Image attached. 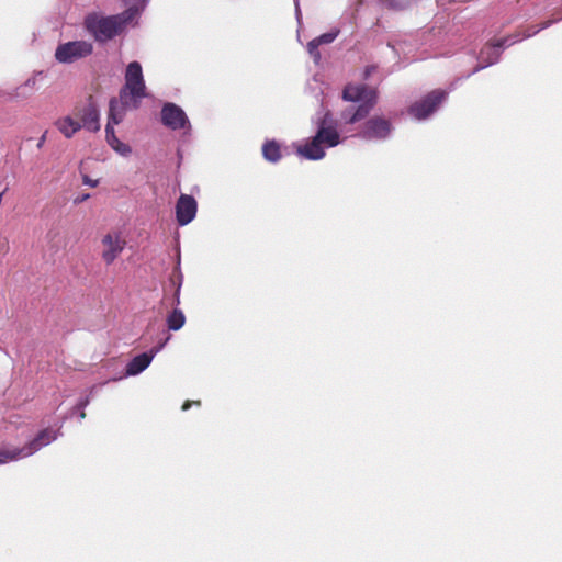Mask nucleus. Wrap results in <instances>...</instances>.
<instances>
[{
    "label": "nucleus",
    "instance_id": "21",
    "mask_svg": "<svg viewBox=\"0 0 562 562\" xmlns=\"http://www.w3.org/2000/svg\"><path fill=\"white\" fill-rule=\"evenodd\" d=\"M383 4H385L389 9L393 10H403L405 9L411 0H380Z\"/></svg>",
    "mask_w": 562,
    "mask_h": 562
},
{
    "label": "nucleus",
    "instance_id": "7",
    "mask_svg": "<svg viewBox=\"0 0 562 562\" xmlns=\"http://www.w3.org/2000/svg\"><path fill=\"white\" fill-rule=\"evenodd\" d=\"M392 131L390 120L381 115H374L367 120L360 127L359 136L364 139H384Z\"/></svg>",
    "mask_w": 562,
    "mask_h": 562
},
{
    "label": "nucleus",
    "instance_id": "3",
    "mask_svg": "<svg viewBox=\"0 0 562 562\" xmlns=\"http://www.w3.org/2000/svg\"><path fill=\"white\" fill-rule=\"evenodd\" d=\"M340 143V135L335 126L326 125V116L319 122L316 134L296 151L310 160H319L325 157L326 147H335Z\"/></svg>",
    "mask_w": 562,
    "mask_h": 562
},
{
    "label": "nucleus",
    "instance_id": "24",
    "mask_svg": "<svg viewBox=\"0 0 562 562\" xmlns=\"http://www.w3.org/2000/svg\"><path fill=\"white\" fill-rule=\"evenodd\" d=\"M338 31H335V32H328V33H324L317 37H315L317 40V42L322 45V44H329L331 42L335 41V38L337 37L338 35Z\"/></svg>",
    "mask_w": 562,
    "mask_h": 562
},
{
    "label": "nucleus",
    "instance_id": "11",
    "mask_svg": "<svg viewBox=\"0 0 562 562\" xmlns=\"http://www.w3.org/2000/svg\"><path fill=\"white\" fill-rule=\"evenodd\" d=\"M74 116L78 117L81 128L85 127L90 132L100 130V113L92 97H89L87 104L74 110Z\"/></svg>",
    "mask_w": 562,
    "mask_h": 562
},
{
    "label": "nucleus",
    "instance_id": "28",
    "mask_svg": "<svg viewBox=\"0 0 562 562\" xmlns=\"http://www.w3.org/2000/svg\"><path fill=\"white\" fill-rule=\"evenodd\" d=\"M89 198H90L89 193H85V194L78 195L77 198H75L74 203L75 204H80V203L85 202L86 200H88Z\"/></svg>",
    "mask_w": 562,
    "mask_h": 562
},
{
    "label": "nucleus",
    "instance_id": "22",
    "mask_svg": "<svg viewBox=\"0 0 562 562\" xmlns=\"http://www.w3.org/2000/svg\"><path fill=\"white\" fill-rule=\"evenodd\" d=\"M33 85H34V82H31V80H27L24 85H22L21 87L16 88L14 93L10 94V100H20V99L27 98V94L24 93L23 90L25 88H27V87L30 89H32Z\"/></svg>",
    "mask_w": 562,
    "mask_h": 562
},
{
    "label": "nucleus",
    "instance_id": "29",
    "mask_svg": "<svg viewBox=\"0 0 562 562\" xmlns=\"http://www.w3.org/2000/svg\"><path fill=\"white\" fill-rule=\"evenodd\" d=\"M9 249V243L7 238H4L2 241H0V252H7Z\"/></svg>",
    "mask_w": 562,
    "mask_h": 562
},
{
    "label": "nucleus",
    "instance_id": "2",
    "mask_svg": "<svg viewBox=\"0 0 562 562\" xmlns=\"http://www.w3.org/2000/svg\"><path fill=\"white\" fill-rule=\"evenodd\" d=\"M378 92L366 85L348 83L342 90V99L348 102H360L357 106L349 105L340 114L341 123L349 125L364 120L376 103Z\"/></svg>",
    "mask_w": 562,
    "mask_h": 562
},
{
    "label": "nucleus",
    "instance_id": "6",
    "mask_svg": "<svg viewBox=\"0 0 562 562\" xmlns=\"http://www.w3.org/2000/svg\"><path fill=\"white\" fill-rule=\"evenodd\" d=\"M93 50L91 43L87 41H74L60 44L55 52V58L63 64H70L89 56Z\"/></svg>",
    "mask_w": 562,
    "mask_h": 562
},
{
    "label": "nucleus",
    "instance_id": "26",
    "mask_svg": "<svg viewBox=\"0 0 562 562\" xmlns=\"http://www.w3.org/2000/svg\"><path fill=\"white\" fill-rule=\"evenodd\" d=\"M192 405H198L200 406L201 405V402L200 401H186L182 405V411H188Z\"/></svg>",
    "mask_w": 562,
    "mask_h": 562
},
{
    "label": "nucleus",
    "instance_id": "10",
    "mask_svg": "<svg viewBox=\"0 0 562 562\" xmlns=\"http://www.w3.org/2000/svg\"><path fill=\"white\" fill-rule=\"evenodd\" d=\"M170 283L176 286V292L173 295V310L170 312L166 318L167 327L169 330L177 331L181 329L186 323V316L183 312L178 308L180 304V289L182 283L181 274H172L170 277Z\"/></svg>",
    "mask_w": 562,
    "mask_h": 562
},
{
    "label": "nucleus",
    "instance_id": "27",
    "mask_svg": "<svg viewBox=\"0 0 562 562\" xmlns=\"http://www.w3.org/2000/svg\"><path fill=\"white\" fill-rule=\"evenodd\" d=\"M82 180H83V183H85V184H88V186H90V187H97V186H98V183H99V181H98V180H92V179H90V178H89L88 176H86V175L83 176Z\"/></svg>",
    "mask_w": 562,
    "mask_h": 562
},
{
    "label": "nucleus",
    "instance_id": "18",
    "mask_svg": "<svg viewBox=\"0 0 562 562\" xmlns=\"http://www.w3.org/2000/svg\"><path fill=\"white\" fill-rule=\"evenodd\" d=\"M114 124L108 123L105 126L106 142L117 153L127 155L131 153V147L127 144L122 143L115 135L113 127Z\"/></svg>",
    "mask_w": 562,
    "mask_h": 562
},
{
    "label": "nucleus",
    "instance_id": "15",
    "mask_svg": "<svg viewBox=\"0 0 562 562\" xmlns=\"http://www.w3.org/2000/svg\"><path fill=\"white\" fill-rule=\"evenodd\" d=\"M55 439L56 435L53 430L48 428L43 429L36 435V437L33 440L26 443L23 448L18 449V451H21V457H29L32 456L37 450H40L42 447L47 446Z\"/></svg>",
    "mask_w": 562,
    "mask_h": 562
},
{
    "label": "nucleus",
    "instance_id": "31",
    "mask_svg": "<svg viewBox=\"0 0 562 562\" xmlns=\"http://www.w3.org/2000/svg\"><path fill=\"white\" fill-rule=\"evenodd\" d=\"M88 403H89V400H88V398H86L85 401H82V402L80 403V406L85 407V406H87V405H88Z\"/></svg>",
    "mask_w": 562,
    "mask_h": 562
},
{
    "label": "nucleus",
    "instance_id": "9",
    "mask_svg": "<svg viewBox=\"0 0 562 562\" xmlns=\"http://www.w3.org/2000/svg\"><path fill=\"white\" fill-rule=\"evenodd\" d=\"M102 260L109 266L122 254L125 247V240L119 232H109L101 239Z\"/></svg>",
    "mask_w": 562,
    "mask_h": 562
},
{
    "label": "nucleus",
    "instance_id": "17",
    "mask_svg": "<svg viewBox=\"0 0 562 562\" xmlns=\"http://www.w3.org/2000/svg\"><path fill=\"white\" fill-rule=\"evenodd\" d=\"M133 108L132 104H125L121 99L112 98L109 104V121L110 124H119L123 121L125 111Z\"/></svg>",
    "mask_w": 562,
    "mask_h": 562
},
{
    "label": "nucleus",
    "instance_id": "12",
    "mask_svg": "<svg viewBox=\"0 0 562 562\" xmlns=\"http://www.w3.org/2000/svg\"><path fill=\"white\" fill-rule=\"evenodd\" d=\"M161 122L171 130H180L190 126L184 111L175 103H167L162 106Z\"/></svg>",
    "mask_w": 562,
    "mask_h": 562
},
{
    "label": "nucleus",
    "instance_id": "23",
    "mask_svg": "<svg viewBox=\"0 0 562 562\" xmlns=\"http://www.w3.org/2000/svg\"><path fill=\"white\" fill-rule=\"evenodd\" d=\"M319 46H321V44L317 42L316 38H314L307 43V50L313 56L315 61H318L321 59V53L318 50Z\"/></svg>",
    "mask_w": 562,
    "mask_h": 562
},
{
    "label": "nucleus",
    "instance_id": "20",
    "mask_svg": "<svg viewBox=\"0 0 562 562\" xmlns=\"http://www.w3.org/2000/svg\"><path fill=\"white\" fill-rule=\"evenodd\" d=\"M21 457V451H18V448L8 450H0V464L5 463L8 461L16 460Z\"/></svg>",
    "mask_w": 562,
    "mask_h": 562
},
{
    "label": "nucleus",
    "instance_id": "13",
    "mask_svg": "<svg viewBox=\"0 0 562 562\" xmlns=\"http://www.w3.org/2000/svg\"><path fill=\"white\" fill-rule=\"evenodd\" d=\"M198 204L192 195L181 194L176 204V217L179 225L189 224L196 214Z\"/></svg>",
    "mask_w": 562,
    "mask_h": 562
},
{
    "label": "nucleus",
    "instance_id": "32",
    "mask_svg": "<svg viewBox=\"0 0 562 562\" xmlns=\"http://www.w3.org/2000/svg\"><path fill=\"white\" fill-rule=\"evenodd\" d=\"M86 417V413L85 412H81L80 414V418H85Z\"/></svg>",
    "mask_w": 562,
    "mask_h": 562
},
{
    "label": "nucleus",
    "instance_id": "1",
    "mask_svg": "<svg viewBox=\"0 0 562 562\" xmlns=\"http://www.w3.org/2000/svg\"><path fill=\"white\" fill-rule=\"evenodd\" d=\"M137 14L136 7H130L122 13L109 16L93 12L85 18L83 25L97 42L105 43L121 35Z\"/></svg>",
    "mask_w": 562,
    "mask_h": 562
},
{
    "label": "nucleus",
    "instance_id": "4",
    "mask_svg": "<svg viewBox=\"0 0 562 562\" xmlns=\"http://www.w3.org/2000/svg\"><path fill=\"white\" fill-rule=\"evenodd\" d=\"M561 20H562V9H560L559 11L553 13L551 19L542 22L539 25H530L525 29H519L513 35H509V36H506V37H503L499 40L490 41L486 44V46L481 50V55L484 56L486 54L488 56L486 61L488 65H492V64L496 63L499 57L498 53L492 52L493 48H501L505 45H512L516 42H519L522 38L531 37V36L536 35L537 33H539L541 30H544Z\"/></svg>",
    "mask_w": 562,
    "mask_h": 562
},
{
    "label": "nucleus",
    "instance_id": "16",
    "mask_svg": "<svg viewBox=\"0 0 562 562\" xmlns=\"http://www.w3.org/2000/svg\"><path fill=\"white\" fill-rule=\"evenodd\" d=\"M55 125L58 131L67 138L72 137L78 131L81 130V123L78 121V117L74 116V114L57 120Z\"/></svg>",
    "mask_w": 562,
    "mask_h": 562
},
{
    "label": "nucleus",
    "instance_id": "14",
    "mask_svg": "<svg viewBox=\"0 0 562 562\" xmlns=\"http://www.w3.org/2000/svg\"><path fill=\"white\" fill-rule=\"evenodd\" d=\"M169 338L170 337L167 336L162 342L151 349L150 353L144 352L134 357L126 366V374L136 375L143 372L150 364L155 353H157L167 344Z\"/></svg>",
    "mask_w": 562,
    "mask_h": 562
},
{
    "label": "nucleus",
    "instance_id": "30",
    "mask_svg": "<svg viewBox=\"0 0 562 562\" xmlns=\"http://www.w3.org/2000/svg\"><path fill=\"white\" fill-rule=\"evenodd\" d=\"M46 135H47V132H45V133L41 136V138H40V140H38V143H37V147H38V148H41V147L43 146V144L45 143V140H46Z\"/></svg>",
    "mask_w": 562,
    "mask_h": 562
},
{
    "label": "nucleus",
    "instance_id": "5",
    "mask_svg": "<svg viewBox=\"0 0 562 562\" xmlns=\"http://www.w3.org/2000/svg\"><path fill=\"white\" fill-rule=\"evenodd\" d=\"M146 97L142 66L138 61H132L126 67L125 83L120 90V99L125 104L138 108L140 100Z\"/></svg>",
    "mask_w": 562,
    "mask_h": 562
},
{
    "label": "nucleus",
    "instance_id": "19",
    "mask_svg": "<svg viewBox=\"0 0 562 562\" xmlns=\"http://www.w3.org/2000/svg\"><path fill=\"white\" fill-rule=\"evenodd\" d=\"M262 156L270 162H278L282 158L281 145L274 140H266L262 145Z\"/></svg>",
    "mask_w": 562,
    "mask_h": 562
},
{
    "label": "nucleus",
    "instance_id": "25",
    "mask_svg": "<svg viewBox=\"0 0 562 562\" xmlns=\"http://www.w3.org/2000/svg\"><path fill=\"white\" fill-rule=\"evenodd\" d=\"M376 69H378V67L374 65L367 66L363 71V78L368 79L373 72L376 71Z\"/></svg>",
    "mask_w": 562,
    "mask_h": 562
},
{
    "label": "nucleus",
    "instance_id": "8",
    "mask_svg": "<svg viewBox=\"0 0 562 562\" xmlns=\"http://www.w3.org/2000/svg\"><path fill=\"white\" fill-rule=\"evenodd\" d=\"M447 93L442 90H434L422 100L415 102L409 108V113L417 120L428 117L438 105L445 100Z\"/></svg>",
    "mask_w": 562,
    "mask_h": 562
},
{
    "label": "nucleus",
    "instance_id": "33",
    "mask_svg": "<svg viewBox=\"0 0 562 562\" xmlns=\"http://www.w3.org/2000/svg\"><path fill=\"white\" fill-rule=\"evenodd\" d=\"M126 4L130 2V0H123Z\"/></svg>",
    "mask_w": 562,
    "mask_h": 562
}]
</instances>
